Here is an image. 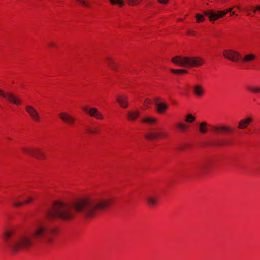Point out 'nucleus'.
I'll list each match as a JSON object with an SVG mask.
<instances>
[{
    "mask_svg": "<svg viewBox=\"0 0 260 260\" xmlns=\"http://www.w3.org/2000/svg\"><path fill=\"white\" fill-rule=\"evenodd\" d=\"M112 202V198L100 194L84 196L73 201H55L46 216L49 219L64 221H71L79 215L91 218L110 207Z\"/></svg>",
    "mask_w": 260,
    "mask_h": 260,
    "instance_id": "f257e3e1",
    "label": "nucleus"
},
{
    "mask_svg": "<svg viewBox=\"0 0 260 260\" xmlns=\"http://www.w3.org/2000/svg\"><path fill=\"white\" fill-rule=\"evenodd\" d=\"M56 230L48 228L42 223H38L32 231L24 233H16L14 229L5 231L3 239L5 247L13 253L26 251L37 242L50 244L53 242L52 235Z\"/></svg>",
    "mask_w": 260,
    "mask_h": 260,
    "instance_id": "f03ea898",
    "label": "nucleus"
},
{
    "mask_svg": "<svg viewBox=\"0 0 260 260\" xmlns=\"http://www.w3.org/2000/svg\"><path fill=\"white\" fill-rule=\"evenodd\" d=\"M171 61L174 64L184 67H196L202 66L204 63V60L202 58L182 57L181 56H177L172 58Z\"/></svg>",
    "mask_w": 260,
    "mask_h": 260,
    "instance_id": "7ed1b4c3",
    "label": "nucleus"
},
{
    "mask_svg": "<svg viewBox=\"0 0 260 260\" xmlns=\"http://www.w3.org/2000/svg\"><path fill=\"white\" fill-rule=\"evenodd\" d=\"M168 135V133L164 128H157L153 131L148 133L145 137L148 140H155L167 138Z\"/></svg>",
    "mask_w": 260,
    "mask_h": 260,
    "instance_id": "20e7f679",
    "label": "nucleus"
},
{
    "mask_svg": "<svg viewBox=\"0 0 260 260\" xmlns=\"http://www.w3.org/2000/svg\"><path fill=\"white\" fill-rule=\"evenodd\" d=\"M212 166V162L211 161L205 160L198 164L196 169L199 175H203L206 174L210 171Z\"/></svg>",
    "mask_w": 260,
    "mask_h": 260,
    "instance_id": "39448f33",
    "label": "nucleus"
},
{
    "mask_svg": "<svg viewBox=\"0 0 260 260\" xmlns=\"http://www.w3.org/2000/svg\"><path fill=\"white\" fill-rule=\"evenodd\" d=\"M232 9L233 8H231L226 11H220L217 13L211 10H208L205 11L204 13L205 15L209 17V18H210V20L212 21H215L218 18L223 17L229 12L231 13L232 12Z\"/></svg>",
    "mask_w": 260,
    "mask_h": 260,
    "instance_id": "423d86ee",
    "label": "nucleus"
},
{
    "mask_svg": "<svg viewBox=\"0 0 260 260\" xmlns=\"http://www.w3.org/2000/svg\"><path fill=\"white\" fill-rule=\"evenodd\" d=\"M223 55L226 59L233 62H237L240 57V54L239 52L232 49L224 50L223 51Z\"/></svg>",
    "mask_w": 260,
    "mask_h": 260,
    "instance_id": "0eeeda50",
    "label": "nucleus"
},
{
    "mask_svg": "<svg viewBox=\"0 0 260 260\" xmlns=\"http://www.w3.org/2000/svg\"><path fill=\"white\" fill-rule=\"evenodd\" d=\"M22 151L30 155L31 156H34L38 159H43L45 158V154L43 151L40 149H34V148H22Z\"/></svg>",
    "mask_w": 260,
    "mask_h": 260,
    "instance_id": "6e6552de",
    "label": "nucleus"
},
{
    "mask_svg": "<svg viewBox=\"0 0 260 260\" xmlns=\"http://www.w3.org/2000/svg\"><path fill=\"white\" fill-rule=\"evenodd\" d=\"M0 96L6 98L10 102L19 105L21 103V100L18 97L15 96L13 93L11 92H5L2 90L0 89Z\"/></svg>",
    "mask_w": 260,
    "mask_h": 260,
    "instance_id": "1a4fd4ad",
    "label": "nucleus"
},
{
    "mask_svg": "<svg viewBox=\"0 0 260 260\" xmlns=\"http://www.w3.org/2000/svg\"><path fill=\"white\" fill-rule=\"evenodd\" d=\"M25 109L31 118L34 121L39 122L40 121V116L34 107L31 105H27L25 107Z\"/></svg>",
    "mask_w": 260,
    "mask_h": 260,
    "instance_id": "9d476101",
    "label": "nucleus"
},
{
    "mask_svg": "<svg viewBox=\"0 0 260 260\" xmlns=\"http://www.w3.org/2000/svg\"><path fill=\"white\" fill-rule=\"evenodd\" d=\"M58 116L63 122L69 125H73L76 121L74 116L66 112L60 113Z\"/></svg>",
    "mask_w": 260,
    "mask_h": 260,
    "instance_id": "9b49d317",
    "label": "nucleus"
},
{
    "mask_svg": "<svg viewBox=\"0 0 260 260\" xmlns=\"http://www.w3.org/2000/svg\"><path fill=\"white\" fill-rule=\"evenodd\" d=\"M83 109L85 112L88 113L91 117H95L98 119H103V115L98 111V109L96 108H91L90 109H88V108L84 107Z\"/></svg>",
    "mask_w": 260,
    "mask_h": 260,
    "instance_id": "f8f14e48",
    "label": "nucleus"
},
{
    "mask_svg": "<svg viewBox=\"0 0 260 260\" xmlns=\"http://www.w3.org/2000/svg\"><path fill=\"white\" fill-rule=\"evenodd\" d=\"M160 100L158 98L154 99V104L157 107V111L158 113L162 114L164 113L168 107L167 104L163 102H159Z\"/></svg>",
    "mask_w": 260,
    "mask_h": 260,
    "instance_id": "ddd939ff",
    "label": "nucleus"
},
{
    "mask_svg": "<svg viewBox=\"0 0 260 260\" xmlns=\"http://www.w3.org/2000/svg\"><path fill=\"white\" fill-rule=\"evenodd\" d=\"M252 120V119L250 117L240 120L238 122V128L239 129H246Z\"/></svg>",
    "mask_w": 260,
    "mask_h": 260,
    "instance_id": "4468645a",
    "label": "nucleus"
},
{
    "mask_svg": "<svg viewBox=\"0 0 260 260\" xmlns=\"http://www.w3.org/2000/svg\"><path fill=\"white\" fill-rule=\"evenodd\" d=\"M117 103L122 108H126L128 107V99L125 95H118L116 98Z\"/></svg>",
    "mask_w": 260,
    "mask_h": 260,
    "instance_id": "2eb2a0df",
    "label": "nucleus"
},
{
    "mask_svg": "<svg viewBox=\"0 0 260 260\" xmlns=\"http://www.w3.org/2000/svg\"><path fill=\"white\" fill-rule=\"evenodd\" d=\"M146 200L149 206L153 207L157 205L158 198L155 195H148L146 197Z\"/></svg>",
    "mask_w": 260,
    "mask_h": 260,
    "instance_id": "dca6fc26",
    "label": "nucleus"
},
{
    "mask_svg": "<svg viewBox=\"0 0 260 260\" xmlns=\"http://www.w3.org/2000/svg\"><path fill=\"white\" fill-rule=\"evenodd\" d=\"M193 93L198 97H201L205 94V90L203 87L199 84H196L194 86Z\"/></svg>",
    "mask_w": 260,
    "mask_h": 260,
    "instance_id": "f3484780",
    "label": "nucleus"
},
{
    "mask_svg": "<svg viewBox=\"0 0 260 260\" xmlns=\"http://www.w3.org/2000/svg\"><path fill=\"white\" fill-rule=\"evenodd\" d=\"M158 122V119L154 117L147 116L144 118L142 120V122L148 124V125H153Z\"/></svg>",
    "mask_w": 260,
    "mask_h": 260,
    "instance_id": "a211bd4d",
    "label": "nucleus"
},
{
    "mask_svg": "<svg viewBox=\"0 0 260 260\" xmlns=\"http://www.w3.org/2000/svg\"><path fill=\"white\" fill-rule=\"evenodd\" d=\"M213 128L214 131L216 132H231L232 131L231 127L226 126H214Z\"/></svg>",
    "mask_w": 260,
    "mask_h": 260,
    "instance_id": "6ab92c4d",
    "label": "nucleus"
},
{
    "mask_svg": "<svg viewBox=\"0 0 260 260\" xmlns=\"http://www.w3.org/2000/svg\"><path fill=\"white\" fill-rule=\"evenodd\" d=\"M140 113L138 111H134L131 112H128L127 116L130 120H135L139 116Z\"/></svg>",
    "mask_w": 260,
    "mask_h": 260,
    "instance_id": "aec40b11",
    "label": "nucleus"
},
{
    "mask_svg": "<svg viewBox=\"0 0 260 260\" xmlns=\"http://www.w3.org/2000/svg\"><path fill=\"white\" fill-rule=\"evenodd\" d=\"M255 56L252 54H247L242 58V61L244 62H248L254 60Z\"/></svg>",
    "mask_w": 260,
    "mask_h": 260,
    "instance_id": "412c9836",
    "label": "nucleus"
},
{
    "mask_svg": "<svg viewBox=\"0 0 260 260\" xmlns=\"http://www.w3.org/2000/svg\"><path fill=\"white\" fill-rule=\"evenodd\" d=\"M106 61L112 70H116L117 64L115 62H114V61L111 58H107L106 59Z\"/></svg>",
    "mask_w": 260,
    "mask_h": 260,
    "instance_id": "4be33fe9",
    "label": "nucleus"
},
{
    "mask_svg": "<svg viewBox=\"0 0 260 260\" xmlns=\"http://www.w3.org/2000/svg\"><path fill=\"white\" fill-rule=\"evenodd\" d=\"M207 124L205 122H202L200 124V132L202 133H206L207 131L206 127Z\"/></svg>",
    "mask_w": 260,
    "mask_h": 260,
    "instance_id": "5701e85b",
    "label": "nucleus"
},
{
    "mask_svg": "<svg viewBox=\"0 0 260 260\" xmlns=\"http://www.w3.org/2000/svg\"><path fill=\"white\" fill-rule=\"evenodd\" d=\"M112 5H117L119 6H122L124 4V0H109Z\"/></svg>",
    "mask_w": 260,
    "mask_h": 260,
    "instance_id": "b1692460",
    "label": "nucleus"
},
{
    "mask_svg": "<svg viewBox=\"0 0 260 260\" xmlns=\"http://www.w3.org/2000/svg\"><path fill=\"white\" fill-rule=\"evenodd\" d=\"M247 89L254 93H260V87H251V86H248L247 87Z\"/></svg>",
    "mask_w": 260,
    "mask_h": 260,
    "instance_id": "393cba45",
    "label": "nucleus"
},
{
    "mask_svg": "<svg viewBox=\"0 0 260 260\" xmlns=\"http://www.w3.org/2000/svg\"><path fill=\"white\" fill-rule=\"evenodd\" d=\"M196 22L197 23H201L205 20V18L204 16L201 14H197L196 15Z\"/></svg>",
    "mask_w": 260,
    "mask_h": 260,
    "instance_id": "a878e982",
    "label": "nucleus"
},
{
    "mask_svg": "<svg viewBox=\"0 0 260 260\" xmlns=\"http://www.w3.org/2000/svg\"><path fill=\"white\" fill-rule=\"evenodd\" d=\"M196 120V117L192 114H188L186 116L185 121L186 122L192 123Z\"/></svg>",
    "mask_w": 260,
    "mask_h": 260,
    "instance_id": "bb28decb",
    "label": "nucleus"
},
{
    "mask_svg": "<svg viewBox=\"0 0 260 260\" xmlns=\"http://www.w3.org/2000/svg\"><path fill=\"white\" fill-rule=\"evenodd\" d=\"M87 132L88 133H90V134H99L100 133V130L98 128L89 127L87 129Z\"/></svg>",
    "mask_w": 260,
    "mask_h": 260,
    "instance_id": "cd10ccee",
    "label": "nucleus"
},
{
    "mask_svg": "<svg viewBox=\"0 0 260 260\" xmlns=\"http://www.w3.org/2000/svg\"><path fill=\"white\" fill-rule=\"evenodd\" d=\"M177 127L181 131H185L187 128V125L185 124L182 123H179L177 124Z\"/></svg>",
    "mask_w": 260,
    "mask_h": 260,
    "instance_id": "c85d7f7f",
    "label": "nucleus"
},
{
    "mask_svg": "<svg viewBox=\"0 0 260 260\" xmlns=\"http://www.w3.org/2000/svg\"><path fill=\"white\" fill-rule=\"evenodd\" d=\"M128 4L131 6L138 4L142 0H126Z\"/></svg>",
    "mask_w": 260,
    "mask_h": 260,
    "instance_id": "c756f323",
    "label": "nucleus"
},
{
    "mask_svg": "<svg viewBox=\"0 0 260 260\" xmlns=\"http://www.w3.org/2000/svg\"><path fill=\"white\" fill-rule=\"evenodd\" d=\"M152 104V101L150 99H146L144 101L145 109L149 108V105Z\"/></svg>",
    "mask_w": 260,
    "mask_h": 260,
    "instance_id": "7c9ffc66",
    "label": "nucleus"
},
{
    "mask_svg": "<svg viewBox=\"0 0 260 260\" xmlns=\"http://www.w3.org/2000/svg\"><path fill=\"white\" fill-rule=\"evenodd\" d=\"M79 3L85 6H89V4L88 3V0H77Z\"/></svg>",
    "mask_w": 260,
    "mask_h": 260,
    "instance_id": "2f4dec72",
    "label": "nucleus"
},
{
    "mask_svg": "<svg viewBox=\"0 0 260 260\" xmlns=\"http://www.w3.org/2000/svg\"><path fill=\"white\" fill-rule=\"evenodd\" d=\"M175 72L176 74L186 73L187 72V70L181 69L176 70Z\"/></svg>",
    "mask_w": 260,
    "mask_h": 260,
    "instance_id": "473e14b6",
    "label": "nucleus"
},
{
    "mask_svg": "<svg viewBox=\"0 0 260 260\" xmlns=\"http://www.w3.org/2000/svg\"><path fill=\"white\" fill-rule=\"evenodd\" d=\"M24 203V202H14L13 203V205L15 207H20V206H21L22 205V204Z\"/></svg>",
    "mask_w": 260,
    "mask_h": 260,
    "instance_id": "72a5a7b5",
    "label": "nucleus"
},
{
    "mask_svg": "<svg viewBox=\"0 0 260 260\" xmlns=\"http://www.w3.org/2000/svg\"><path fill=\"white\" fill-rule=\"evenodd\" d=\"M33 200L31 197H28L25 201H24V204H28Z\"/></svg>",
    "mask_w": 260,
    "mask_h": 260,
    "instance_id": "f704fd0d",
    "label": "nucleus"
},
{
    "mask_svg": "<svg viewBox=\"0 0 260 260\" xmlns=\"http://www.w3.org/2000/svg\"><path fill=\"white\" fill-rule=\"evenodd\" d=\"M158 2L162 4H166L168 3L169 0H158Z\"/></svg>",
    "mask_w": 260,
    "mask_h": 260,
    "instance_id": "c9c22d12",
    "label": "nucleus"
},
{
    "mask_svg": "<svg viewBox=\"0 0 260 260\" xmlns=\"http://www.w3.org/2000/svg\"><path fill=\"white\" fill-rule=\"evenodd\" d=\"M187 33L189 35H196V33H195L194 31H191V30H188Z\"/></svg>",
    "mask_w": 260,
    "mask_h": 260,
    "instance_id": "e433bc0d",
    "label": "nucleus"
},
{
    "mask_svg": "<svg viewBox=\"0 0 260 260\" xmlns=\"http://www.w3.org/2000/svg\"><path fill=\"white\" fill-rule=\"evenodd\" d=\"M230 143L228 142H227V141H223L220 144H219V145H228Z\"/></svg>",
    "mask_w": 260,
    "mask_h": 260,
    "instance_id": "4c0bfd02",
    "label": "nucleus"
},
{
    "mask_svg": "<svg viewBox=\"0 0 260 260\" xmlns=\"http://www.w3.org/2000/svg\"><path fill=\"white\" fill-rule=\"evenodd\" d=\"M48 46L50 47H54L55 46V45L53 42H49L48 43Z\"/></svg>",
    "mask_w": 260,
    "mask_h": 260,
    "instance_id": "58836bf2",
    "label": "nucleus"
},
{
    "mask_svg": "<svg viewBox=\"0 0 260 260\" xmlns=\"http://www.w3.org/2000/svg\"><path fill=\"white\" fill-rule=\"evenodd\" d=\"M257 10H258L260 11V6H257L256 8Z\"/></svg>",
    "mask_w": 260,
    "mask_h": 260,
    "instance_id": "ea45409f",
    "label": "nucleus"
},
{
    "mask_svg": "<svg viewBox=\"0 0 260 260\" xmlns=\"http://www.w3.org/2000/svg\"><path fill=\"white\" fill-rule=\"evenodd\" d=\"M170 70H171V71L172 72H173V73H175V70H176L175 69H171Z\"/></svg>",
    "mask_w": 260,
    "mask_h": 260,
    "instance_id": "a19ab883",
    "label": "nucleus"
},
{
    "mask_svg": "<svg viewBox=\"0 0 260 260\" xmlns=\"http://www.w3.org/2000/svg\"><path fill=\"white\" fill-rule=\"evenodd\" d=\"M253 12H254V13H255V12H256L257 10H256V8H255V9H254L253 10Z\"/></svg>",
    "mask_w": 260,
    "mask_h": 260,
    "instance_id": "79ce46f5",
    "label": "nucleus"
},
{
    "mask_svg": "<svg viewBox=\"0 0 260 260\" xmlns=\"http://www.w3.org/2000/svg\"><path fill=\"white\" fill-rule=\"evenodd\" d=\"M235 14V12H231V15H234Z\"/></svg>",
    "mask_w": 260,
    "mask_h": 260,
    "instance_id": "37998d69",
    "label": "nucleus"
},
{
    "mask_svg": "<svg viewBox=\"0 0 260 260\" xmlns=\"http://www.w3.org/2000/svg\"><path fill=\"white\" fill-rule=\"evenodd\" d=\"M7 139H8V140H11V138H9V137L7 138Z\"/></svg>",
    "mask_w": 260,
    "mask_h": 260,
    "instance_id": "c03bdc74",
    "label": "nucleus"
},
{
    "mask_svg": "<svg viewBox=\"0 0 260 260\" xmlns=\"http://www.w3.org/2000/svg\"><path fill=\"white\" fill-rule=\"evenodd\" d=\"M179 21H182V19H179Z\"/></svg>",
    "mask_w": 260,
    "mask_h": 260,
    "instance_id": "a18cd8bd",
    "label": "nucleus"
}]
</instances>
